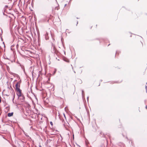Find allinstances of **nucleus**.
Wrapping results in <instances>:
<instances>
[{
  "mask_svg": "<svg viewBox=\"0 0 147 147\" xmlns=\"http://www.w3.org/2000/svg\"><path fill=\"white\" fill-rule=\"evenodd\" d=\"M2 31H1V34H2Z\"/></svg>",
  "mask_w": 147,
  "mask_h": 147,
  "instance_id": "obj_17",
  "label": "nucleus"
},
{
  "mask_svg": "<svg viewBox=\"0 0 147 147\" xmlns=\"http://www.w3.org/2000/svg\"><path fill=\"white\" fill-rule=\"evenodd\" d=\"M88 98H87V99H88Z\"/></svg>",
  "mask_w": 147,
  "mask_h": 147,
  "instance_id": "obj_18",
  "label": "nucleus"
},
{
  "mask_svg": "<svg viewBox=\"0 0 147 147\" xmlns=\"http://www.w3.org/2000/svg\"><path fill=\"white\" fill-rule=\"evenodd\" d=\"M83 92H83V91H82V95H83Z\"/></svg>",
  "mask_w": 147,
  "mask_h": 147,
  "instance_id": "obj_13",
  "label": "nucleus"
},
{
  "mask_svg": "<svg viewBox=\"0 0 147 147\" xmlns=\"http://www.w3.org/2000/svg\"><path fill=\"white\" fill-rule=\"evenodd\" d=\"M63 115H64V117H65V119H66V117H65V114L64 113H63Z\"/></svg>",
  "mask_w": 147,
  "mask_h": 147,
  "instance_id": "obj_8",
  "label": "nucleus"
},
{
  "mask_svg": "<svg viewBox=\"0 0 147 147\" xmlns=\"http://www.w3.org/2000/svg\"><path fill=\"white\" fill-rule=\"evenodd\" d=\"M2 94L4 96H8L9 95L8 90H4L3 91Z\"/></svg>",
  "mask_w": 147,
  "mask_h": 147,
  "instance_id": "obj_3",
  "label": "nucleus"
},
{
  "mask_svg": "<svg viewBox=\"0 0 147 147\" xmlns=\"http://www.w3.org/2000/svg\"><path fill=\"white\" fill-rule=\"evenodd\" d=\"M146 108L147 109V105L146 106Z\"/></svg>",
  "mask_w": 147,
  "mask_h": 147,
  "instance_id": "obj_14",
  "label": "nucleus"
},
{
  "mask_svg": "<svg viewBox=\"0 0 147 147\" xmlns=\"http://www.w3.org/2000/svg\"><path fill=\"white\" fill-rule=\"evenodd\" d=\"M66 4H65V6H66Z\"/></svg>",
  "mask_w": 147,
  "mask_h": 147,
  "instance_id": "obj_19",
  "label": "nucleus"
},
{
  "mask_svg": "<svg viewBox=\"0 0 147 147\" xmlns=\"http://www.w3.org/2000/svg\"><path fill=\"white\" fill-rule=\"evenodd\" d=\"M7 68L8 72H9V67L7 65H6Z\"/></svg>",
  "mask_w": 147,
  "mask_h": 147,
  "instance_id": "obj_5",
  "label": "nucleus"
},
{
  "mask_svg": "<svg viewBox=\"0 0 147 147\" xmlns=\"http://www.w3.org/2000/svg\"><path fill=\"white\" fill-rule=\"evenodd\" d=\"M20 82H18L16 85V90L17 92V94L19 97L21 96V90H20L19 88L20 86Z\"/></svg>",
  "mask_w": 147,
  "mask_h": 147,
  "instance_id": "obj_1",
  "label": "nucleus"
},
{
  "mask_svg": "<svg viewBox=\"0 0 147 147\" xmlns=\"http://www.w3.org/2000/svg\"><path fill=\"white\" fill-rule=\"evenodd\" d=\"M7 84L8 85V81L7 82Z\"/></svg>",
  "mask_w": 147,
  "mask_h": 147,
  "instance_id": "obj_16",
  "label": "nucleus"
},
{
  "mask_svg": "<svg viewBox=\"0 0 147 147\" xmlns=\"http://www.w3.org/2000/svg\"><path fill=\"white\" fill-rule=\"evenodd\" d=\"M50 124H51V125H53V123H52V122H50Z\"/></svg>",
  "mask_w": 147,
  "mask_h": 147,
  "instance_id": "obj_9",
  "label": "nucleus"
},
{
  "mask_svg": "<svg viewBox=\"0 0 147 147\" xmlns=\"http://www.w3.org/2000/svg\"><path fill=\"white\" fill-rule=\"evenodd\" d=\"M7 116L9 117V113H7Z\"/></svg>",
  "mask_w": 147,
  "mask_h": 147,
  "instance_id": "obj_10",
  "label": "nucleus"
},
{
  "mask_svg": "<svg viewBox=\"0 0 147 147\" xmlns=\"http://www.w3.org/2000/svg\"><path fill=\"white\" fill-rule=\"evenodd\" d=\"M146 91H147V86L146 87Z\"/></svg>",
  "mask_w": 147,
  "mask_h": 147,
  "instance_id": "obj_11",
  "label": "nucleus"
},
{
  "mask_svg": "<svg viewBox=\"0 0 147 147\" xmlns=\"http://www.w3.org/2000/svg\"><path fill=\"white\" fill-rule=\"evenodd\" d=\"M13 113H10V117L12 116L13 115Z\"/></svg>",
  "mask_w": 147,
  "mask_h": 147,
  "instance_id": "obj_6",
  "label": "nucleus"
},
{
  "mask_svg": "<svg viewBox=\"0 0 147 147\" xmlns=\"http://www.w3.org/2000/svg\"><path fill=\"white\" fill-rule=\"evenodd\" d=\"M9 7L7 5L5 6L4 9V12H3V14L6 16H8L9 15Z\"/></svg>",
  "mask_w": 147,
  "mask_h": 147,
  "instance_id": "obj_2",
  "label": "nucleus"
},
{
  "mask_svg": "<svg viewBox=\"0 0 147 147\" xmlns=\"http://www.w3.org/2000/svg\"><path fill=\"white\" fill-rule=\"evenodd\" d=\"M59 8H58V7H56L55 8V9H57V10H58Z\"/></svg>",
  "mask_w": 147,
  "mask_h": 147,
  "instance_id": "obj_7",
  "label": "nucleus"
},
{
  "mask_svg": "<svg viewBox=\"0 0 147 147\" xmlns=\"http://www.w3.org/2000/svg\"><path fill=\"white\" fill-rule=\"evenodd\" d=\"M3 57L5 59H8V60L9 59L5 55V53L4 55H3Z\"/></svg>",
  "mask_w": 147,
  "mask_h": 147,
  "instance_id": "obj_4",
  "label": "nucleus"
},
{
  "mask_svg": "<svg viewBox=\"0 0 147 147\" xmlns=\"http://www.w3.org/2000/svg\"><path fill=\"white\" fill-rule=\"evenodd\" d=\"M3 44H4V42H3ZM4 47H5V45H4Z\"/></svg>",
  "mask_w": 147,
  "mask_h": 147,
  "instance_id": "obj_15",
  "label": "nucleus"
},
{
  "mask_svg": "<svg viewBox=\"0 0 147 147\" xmlns=\"http://www.w3.org/2000/svg\"><path fill=\"white\" fill-rule=\"evenodd\" d=\"M48 35V33H47L46 34H45V36H46L47 35Z\"/></svg>",
  "mask_w": 147,
  "mask_h": 147,
  "instance_id": "obj_12",
  "label": "nucleus"
}]
</instances>
